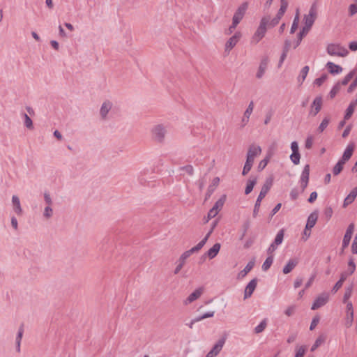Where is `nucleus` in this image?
<instances>
[{"label":"nucleus","mask_w":357,"mask_h":357,"mask_svg":"<svg viewBox=\"0 0 357 357\" xmlns=\"http://www.w3.org/2000/svg\"><path fill=\"white\" fill-rule=\"evenodd\" d=\"M242 34L240 31H236L234 36L230 37L225 45V52L229 54L231 50L236 45L241 39Z\"/></svg>","instance_id":"obj_8"},{"label":"nucleus","mask_w":357,"mask_h":357,"mask_svg":"<svg viewBox=\"0 0 357 357\" xmlns=\"http://www.w3.org/2000/svg\"><path fill=\"white\" fill-rule=\"evenodd\" d=\"M349 13L350 16H353L356 13H357V4L353 3L351 4L349 7Z\"/></svg>","instance_id":"obj_61"},{"label":"nucleus","mask_w":357,"mask_h":357,"mask_svg":"<svg viewBox=\"0 0 357 357\" xmlns=\"http://www.w3.org/2000/svg\"><path fill=\"white\" fill-rule=\"evenodd\" d=\"M344 163L342 161L339 160L333 169V173L335 176L338 175L343 169Z\"/></svg>","instance_id":"obj_38"},{"label":"nucleus","mask_w":357,"mask_h":357,"mask_svg":"<svg viewBox=\"0 0 357 357\" xmlns=\"http://www.w3.org/2000/svg\"><path fill=\"white\" fill-rule=\"evenodd\" d=\"M271 155L272 154L268 153L266 158L259 162L257 167L259 171L263 170L266 167L270 160V158H271Z\"/></svg>","instance_id":"obj_36"},{"label":"nucleus","mask_w":357,"mask_h":357,"mask_svg":"<svg viewBox=\"0 0 357 357\" xmlns=\"http://www.w3.org/2000/svg\"><path fill=\"white\" fill-rule=\"evenodd\" d=\"M24 333L23 325L20 326L17 332V337L15 338L16 350L17 352L20 351V344Z\"/></svg>","instance_id":"obj_28"},{"label":"nucleus","mask_w":357,"mask_h":357,"mask_svg":"<svg viewBox=\"0 0 357 357\" xmlns=\"http://www.w3.org/2000/svg\"><path fill=\"white\" fill-rule=\"evenodd\" d=\"M329 294L328 292H323L319 294L314 300L311 309L312 310L319 309L325 305L329 301Z\"/></svg>","instance_id":"obj_7"},{"label":"nucleus","mask_w":357,"mask_h":357,"mask_svg":"<svg viewBox=\"0 0 357 357\" xmlns=\"http://www.w3.org/2000/svg\"><path fill=\"white\" fill-rule=\"evenodd\" d=\"M190 256V255L187 252H184L181 255V257H179L178 259V264L176 267V268L174 269V274H178L180 271L182 269V268L183 267L185 263V260Z\"/></svg>","instance_id":"obj_15"},{"label":"nucleus","mask_w":357,"mask_h":357,"mask_svg":"<svg viewBox=\"0 0 357 357\" xmlns=\"http://www.w3.org/2000/svg\"><path fill=\"white\" fill-rule=\"evenodd\" d=\"M151 132L153 140L161 143L165 139L167 130L162 124H158L152 128Z\"/></svg>","instance_id":"obj_5"},{"label":"nucleus","mask_w":357,"mask_h":357,"mask_svg":"<svg viewBox=\"0 0 357 357\" xmlns=\"http://www.w3.org/2000/svg\"><path fill=\"white\" fill-rule=\"evenodd\" d=\"M354 231V224L351 223L348 226V227L346 230L345 234L344 236V238H343V241H342V249L343 250L344 248H346L349 245Z\"/></svg>","instance_id":"obj_10"},{"label":"nucleus","mask_w":357,"mask_h":357,"mask_svg":"<svg viewBox=\"0 0 357 357\" xmlns=\"http://www.w3.org/2000/svg\"><path fill=\"white\" fill-rule=\"evenodd\" d=\"M237 25H238L237 24H234V22H232L231 25L227 29L225 30V33L226 35L231 34L234 32V31L235 30Z\"/></svg>","instance_id":"obj_63"},{"label":"nucleus","mask_w":357,"mask_h":357,"mask_svg":"<svg viewBox=\"0 0 357 357\" xmlns=\"http://www.w3.org/2000/svg\"><path fill=\"white\" fill-rule=\"evenodd\" d=\"M357 196V187L354 188L350 193L347 196L344 200L343 206L346 207L349 204H351Z\"/></svg>","instance_id":"obj_19"},{"label":"nucleus","mask_w":357,"mask_h":357,"mask_svg":"<svg viewBox=\"0 0 357 357\" xmlns=\"http://www.w3.org/2000/svg\"><path fill=\"white\" fill-rule=\"evenodd\" d=\"M354 321V314H346L344 325L347 328H350Z\"/></svg>","instance_id":"obj_46"},{"label":"nucleus","mask_w":357,"mask_h":357,"mask_svg":"<svg viewBox=\"0 0 357 357\" xmlns=\"http://www.w3.org/2000/svg\"><path fill=\"white\" fill-rule=\"evenodd\" d=\"M295 310H296V306L295 305H290L284 311V314L287 316V317H291L292 316L294 312H295Z\"/></svg>","instance_id":"obj_56"},{"label":"nucleus","mask_w":357,"mask_h":357,"mask_svg":"<svg viewBox=\"0 0 357 357\" xmlns=\"http://www.w3.org/2000/svg\"><path fill=\"white\" fill-rule=\"evenodd\" d=\"M268 58H264L261 61L257 73L256 74L257 79H261L264 76L268 66Z\"/></svg>","instance_id":"obj_16"},{"label":"nucleus","mask_w":357,"mask_h":357,"mask_svg":"<svg viewBox=\"0 0 357 357\" xmlns=\"http://www.w3.org/2000/svg\"><path fill=\"white\" fill-rule=\"evenodd\" d=\"M207 242L206 238H203L197 245L194 246L191 249L187 250V252L191 255L195 252H199Z\"/></svg>","instance_id":"obj_30"},{"label":"nucleus","mask_w":357,"mask_h":357,"mask_svg":"<svg viewBox=\"0 0 357 357\" xmlns=\"http://www.w3.org/2000/svg\"><path fill=\"white\" fill-rule=\"evenodd\" d=\"M261 153V148L259 146L252 144L249 146L247 155L255 158Z\"/></svg>","instance_id":"obj_23"},{"label":"nucleus","mask_w":357,"mask_h":357,"mask_svg":"<svg viewBox=\"0 0 357 357\" xmlns=\"http://www.w3.org/2000/svg\"><path fill=\"white\" fill-rule=\"evenodd\" d=\"M319 322V316H315L310 324V330L312 331L315 328V327L317 326L318 323Z\"/></svg>","instance_id":"obj_59"},{"label":"nucleus","mask_w":357,"mask_h":357,"mask_svg":"<svg viewBox=\"0 0 357 357\" xmlns=\"http://www.w3.org/2000/svg\"><path fill=\"white\" fill-rule=\"evenodd\" d=\"M287 6H288L287 0H281L280 8L278 10L276 15L278 17L282 18V16L284 15V13L287 10Z\"/></svg>","instance_id":"obj_32"},{"label":"nucleus","mask_w":357,"mask_h":357,"mask_svg":"<svg viewBox=\"0 0 357 357\" xmlns=\"http://www.w3.org/2000/svg\"><path fill=\"white\" fill-rule=\"evenodd\" d=\"M253 109H254V102H253V101H251L249 103L247 109H245L243 115L245 116L246 117H250L251 114L253 112Z\"/></svg>","instance_id":"obj_53"},{"label":"nucleus","mask_w":357,"mask_h":357,"mask_svg":"<svg viewBox=\"0 0 357 357\" xmlns=\"http://www.w3.org/2000/svg\"><path fill=\"white\" fill-rule=\"evenodd\" d=\"M290 159L294 165H298L301 159L300 153H292L290 155Z\"/></svg>","instance_id":"obj_51"},{"label":"nucleus","mask_w":357,"mask_h":357,"mask_svg":"<svg viewBox=\"0 0 357 357\" xmlns=\"http://www.w3.org/2000/svg\"><path fill=\"white\" fill-rule=\"evenodd\" d=\"M179 169L185 171L190 176H192L194 174V168L191 165L181 167Z\"/></svg>","instance_id":"obj_52"},{"label":"nucleus","mask_w":357,"mask_h":357,"mask_svg":"<svg viewBox=\"0 0 357 357\" xmlns=\"http://www.w3.org/2000/svg\"><path fill=\"white\" fill-rule=\"evenodd\" d=\"M309 31H310V30L306 29L303 27L302 28V29L298 34V40L296 42V43L294 45V48H296L300 45L303 38L304 36H305L308 33Z\"/></svg>","instance_id":"obj_35"},{"label":"nucleus","mask_w":357,"mask_h":357,"mask_svg":"<svg viewBox=\"0 0 357 357\" xmlns=\"http://www.w3.org/2000/svg\"><path fill=\"white\" fill-rule=\"evenodd\" d=\"M327 79L326 74L322 75L320 77L315 79L314 84L318 86H320Z\"/></svg>","instance_id":"obj_54"},{"label":"nucleus","mask_w":357,"mask_h":357,"mask_svg":"<svg viewBox=\"0 0 357 357\" xmlns=\"http://www.w3.org/2000/svg\"><path fill=\"white\" fill-rule=\"evenodd\" d=\"M310 176V165H306L301 174L300 183H308Z\"/></svg>","instance_id":"obj_29"},{"label":"nucleus","mask_w":357,"mask_h":357,"mask_svg":"<svg viewBox=\"0 0 357 357\" xmlns=\"http://www.w3.org/2000/svg\"><path fill=\"white\" fill-rule=\"evenodd\" d=\"M218 211L217 210H215V208H212L211 209H210V211L208 213L207 220L206 221L208 222L210 219L213 218L214 217H215L218 215Z\"/></svg>","instance_id":"obj_57"},{"label":"nucleus","mask_w":357,"mask_h":357,"mask_svg":"<svg viewBox=\"0 0 357 357\" xmlns=\"http://www.w3.org/2000/svg\"><path fill=\"white\" fill-rule=\"evenodd\" d=\"M257 284V280L256 278L252 279L246 286L244 292V299H247L250 297L256 289Z\"/></svg>","instance_id":"obj_13"},{"label":"nucleus","mask_w":357,"mask_h":357,"mask_svg":"<svg viewBox=\"0 0 357 357\" xmlns=\"http://www.w3.org/2000/svg\"><path fill=\"white\" fill-rule=\"evenodd\" d=\"M284 233L283 229H281L278 232V234L275 238V240L273 241L275 245H280L282 243L283 238H284Z\"/></svg>","instance_id":"obj_42"},{"label":"nucleus","mask_w":357,"mask_h":357,"mask_svg":"<svg viewBox=\"0 0 357 357\" xmlns=\"http://www.w3.org/2000/svg\"><path fill=\"white\" fill-rule=\"evenodd\" d=\"M298 22H299V10L297 9L292 25H291V30H290L291 33H294L296 31V30L297 29L298 26Z\"/></svg>","instance_id":"obj_34"},{"label":"nucleus","mask_w":357,"mask_h":357,"mask_svg":"<svg viewBox=\"0 0 357 357\" xmlns=\"http://www.w3.org/2000/svg\"><path fill=\"white\" fill-rule=\"evenodd\" d=\"M326 67L331 74H339L342 71V68L340 66L331 61L327 63Z\"/></svg>","instance_id":"obj_24"},{"label":"nucleus","mask_w":357,"mask_h":357,"mask_svg":"<svg viewBox=\"0 0 357 357\" xmlns=\"http://www.w3.org/2000/svg\"><path fill=\"white\" fill-rule=\"evenodd\" d=\"M327 53L331 56L344 57L348 55L349 51L339 44H330L328 45Z\"/></svg>","instance_id":"obj_4"},{"label":"nucleus","mask_w":357,"mask_h":357,"mask_svg":"<svg viewBox=\"0 0 357 357\" xmlns=\"http://www.w3.org/2000/svg\"><path fill=\"white\" fill-rule=\"evenodd\" d=\"M112 107V103L109 101H105L102 103L100 114L103 119H105L108 114V112L110 111V109Z\"/></svg>","instance_id":"obj_21"},{"label":"nucleus","mask_w":357,"mask_h":357,"mask_svg":"<svg viewBox=\"0 0 357 357\" xmlns=\"http://www.w3.org/2000/svg\"><path fill=\"white\" fill-rule=\"evenodd\" d=\"M355 75V70H351L349 73H348L344 79L342 80L340 85H347L350 80L354 77Z\"/></svg>","instance_id":"obj_45"},{"label":"nucleus","mask_w":357,"mask_h":357,"mask_svg":"<svg viewBox=\"0 0 357 357\" xmlns=\"http://www.w3.org/2000/svg\"><path fill=\"white\" fill-rule=\"evenodd\" d=\"M225 201V195L222 196L221 198H220L214 204L213 206V208L217 210L218 212L222 209L224 203Z\"/></svg>","instance_id":"obj_41"},{"label":"nucleus","mask_w":357,"mask_h":357,"mask_svg":"<svg viewBox=\"0 0 357 357\" xmlns=\"http://www.w3.org/2000/svg\"><path fill=\"white\" fill-rule=\"evenodd\" d=\"M351 251H352L353 254H357V232L355 236L354 240L352 243Z\"/></svg>","instance_id":"obj_64"},{"label":"nucleus","mask_w":357,"mask_h":357,"mask_svg":"<svg viewBox=\"0 0 357 357\" xmlns=\"http://www.w3.org/2000/svg\"><path fill=\"white\" fill-rule=\"evenodd\" d=\"M325 338L323 336H319L311 347V351H314L317 347H319L324 342Z\"/></svg>","instance_id":"obj_50"},{"label":"nucleus","mask_w":357,"mask_h":357,"mask_svg":"<svg viewBox=\"0 0 357 357\" xmlns=\"http://www.w3.org/2000/svg\"><path fill=\"white\" fill-rule=\"evenodd\" d=\"M340 83H337L331 90L329 93V96L331 98H333L336 94L340 91Z\"/></svg>","instance_id":"obj_47"},{"label":"nucleus","mask_w":357,"mask_h":357,"mask_svg":"<svg viewBox=\"0 0 357 357\" xmlns=\"http://www.w3.org/2000/svg\"><path fill=\"white\" fill-rule=\"evenodd\" d=\"M280 20H281V18L276 15L273 20H269V23L268 24V26L274 27L279 23Z\"/></svg>","instance_id":"obj_58"},{"label":"nucleus","mask_w":357,"mask_h":357,"mask_svg":"<svg viewBox=\"0 0 357 357\" xmlns=\"http://www.w3.org/2000/svg\"><path fill=\"white\" fill-rule=\"evenodd\" d=\"M309 72V66H304L301 70V73H300V75L298 77V82L301 84L304 80L305 79L307 75V73Z\"/></svg>","instance_id":"obj_31"},{"label":"nucleus","mask_w":357,"mask_h":357,"mask_svg":"<svg viewBox=\"0 0 357 357\" xmlns=\"http://www.w3.org/2000/svg\"><path fill=\"white\" fill-rule=\"evenodd\" d=\"M354 109H355V107L353 105H351V104H349L347 109H346V113L344 114L345 120H348L351 117V116L354 114Z\"/></svg>","instance_id":"obj_48"},{"label":"nucleus","mask_w":357,"mask_h":357,"mask_svg":"<svg viewBox=\"0 0 357 357\" xmlns=\"http://www.w3.org/2000/svg\"><path fill=\"white\" fill-rule=\"evenodd\" d=\"M268 23L269 17L266 16L261 18L258 28L251 38V43L257 44L264 37Z\"/></svg>","instance_id":"obj_1"},{"label":"nucleus","mask_w":357,"mask_h":357,"mask_svg":"<svg viewBox=\"0 0 357 357\" xmlns=\"http://www.w3.org/2000/svg\"><path fill=\"white\" fill-rule=\"evenodd\" d=\"M354 148L355 145L354 143L349 144L340 160L344 162V163L345 164L351 158L354 151Z\"/></svg>","instance_id":"obj_12"},{"label":"nucleus","mask_w":357,"mask_h":357,"mask_svg":"<svg viewBox=\"0 0 357 357\" xmlns=\"http://www.w3.org/2000/svg\"><path fill=\"white\" fill-rule=\"evenodd\" d=\"M255 260L250 261L245 266L243 270H242L238 275V278H244L254 267Z\"/></svg>","instance_id":"obj_27"},{"label":"nucleus","mask_w":357,"mask_h":357,"mask_svg":"<svg viewBox=\"0 0 357 357\" xmlns=\"http://www.w3.org/2000/svg\"><path fill=\"white\" fill-rule=\"evenodd\" d=\"M318 218V213L317 211H314L307 218L306 223V229H312L316 224Z\"/></svg>","instance_id":"obj_20"},{"label":"nucleus","mask_w":357,"mask_h":357,"mask_svg":"<svg viewBox=\"0 0 357 357\" xmlns=\"http://www.w3.org/2000/svg\"><path fill=\"white\" fill-rule=\"evenodd\" d=\"M317 18V6L316 3H313L310 8L308 14L305 15L303 17V28L310 31Z\"/></svg>","instance_id":"obj_3"},{"label":"nucleus","mask_w":357,"mask_h":357,"mask_svg":"<svg viewBox=\"0 0 357 357\" xmlns=\"http://www.w3.org/2000/svg\"><path fill=\"white\" fill-rule=\"evenodd\" d=\"M342 284L343 283L338 280L331 289L332 294H335L342 287Z\"/></svg>","instance_id":"obj_62"},{"label":"nucleus","mask_w":357,"mask_h":357,"mask_svg":"<svg viewBox=\"0 0 357 357\" xmlns=\"http://www.w3.org/2000/svg\"><path fill=\"white\" fill-rule=\"evenodd\" d=\"M23 116L24 119L25 127L29 130H32L33 128V121L31 119V118L26 114H24Z\"/></svg>","instance_id":"obj_44"},{"label":"nucleus","mask_w":357,"mask_h":357,"mask_svg":"<svg viewBox=\"0 0 357 357\" xmlns=\"http://www.w3.org/2000/svg\"><path fill=\"white\" fill-rule=\"evenodd\" d=\"M220 249V244L217 243H215L211 248H210L206 252V255L209 259H212L216 257Z\"/></svg>","instance_id":"obj_25"},{"label":"nucleus","mask_w":357,"mask_h":357,"mask_svg":"<svg viewBox=\"0 0 357 357\" xmlns=\"http://www.w3.org/2000/svg\"><path fill=\"white\" fill-rule=\"evenodd\" d=\"M12 203L15 213L17 215H21L22 214V208L21 207L20 199L17 195H13L12 197Z\"/></svg>","instance_id":"obj_18"},{"label":"nucleus","mask_w":357,"mask_h":357,"mask_svg":"<svg viewBox=\"0 0 357 357\" xmlns=\"http://www.w3.org/2000/svg\"><path fill=\"white\" fill-rule=\"evenodd\" d=\"M353 291V285L351 284L345 288L344 294L343 296V303H347L349 301V299L352 295Z\"/></svg>","instance_id":"obj_33"},{"label":"nucleus","mask_w":357,"mask_h":357,"mask_svg":"<svg viewBox=\"0 0 357 357\" xmlns=\"http://www.w3.org/2000/svg\"><path fill=\"white\" fill-rule=\"evenodd\" d=\"M279 245H275L274 242H273L271 245L267 249V253L268 255H273V252L276 250L278 246Z\"/></svg>","instance_id":"obj_60"},{"label":"nucleus","mask_w":357,"mask_h":357,"mask_svg":"<svg viewBox=\"0 0 357 357\" xmlns=\"http://www.w3.org/2000/svg\"><path fill=\"white\" fill-rule=\"evenodd\" d=\"M257 181V178L256 176H251L247 181V185L245 189V194H250L254 186L256 185Z\"/></svg>","instance_id":"obj_22"},{"label":"nucleus","mask_w":357,"mask_h":357,"mask_svg":"<svg viewBox=\"0 0 357 357\" xmlns=\"http://www.w3.org/2000/svg\"><path fill=\"white\" fill-rule=\"evenodd\" d=\"M248 8V2H243L238 6L232 18V22H234V24H238L240 23V22L243 18Z\"/></svg>","instance_id":"obj_6"},{"label":"nucleus","mask_w":357,"mask_h":357,"mask_svg":"<svg viewBox=\"0 0 357 357\" xmlns=\"http://www.w3.org/2000/svg\"><path fill=\"white\" fill-rule=\"evenodd\" d=\"M203 288L200 287L197 289H195L192 294H190L188 297L186 298V300L184 301V303L185 305L188 303H191L195 300L198 299L203 293Z\"/></svg>","instance_id":"obj_14"},{"label":"nucleus","mask_w":357,"mask_h":357,"mask_svg":"<svg viewBox=\"0 0 357 357\" xmlns=\"http://www.w3.org/2000/svg\"><path fill=\"white\" fill-rule=\"evenodd\" d=\"M298 264V260L296 259H290L286 266L283 268L282 272L284 274L289 273Z\"/></svg>","instance_id":"obj_26"},{"label":"nucleus","mask_w":357,"mask_h":357,"mask_svg":"<svg viewBox=\"0 0 357 357\" xmlns=\"http://www.w3.org/2000/svg\"><path fill=\"white\" fill-rule=\"evenodd\" d=\"M329 122H330V119L328 117H325L322 120L321 123H320V125L318 128V131L319 132H322L327 128V126L329 124Z\"/></svg>","instance_id":"obj_43"},{"label":"nucleus","mask_w":357,"mask_h":357,"mask_svg":"<svg viewBox=\"0 0 357 357\" xmlns=\"http://www.w3.org/2000/svg\"><path fill=\"white\" fill-rule=\"evenodd\" d=\"M225 340L224 338L220 339L205 357H215L222 350L225 344Z\"/></svg>","instance_id":"obj_11"},{"label":"nucleus","mask_w":357,"mask_h":357,"mask_svg":"<svg viewBox=\"0 0 357 357\" xmlns=\"http://www.w3.org/2000/svg\"><path fill=\"white\" fill-rule=\"evenodd\" d=\"M220 183V178L219 177H215L211 185L208 187L207 192L206 193V199H208L213 193L215 188L218 186Z\"/></svg>","instance_id":"obj_17"},{"label":"nucleus","mask_w":357,"mask_h":357,"mask_svg":"<svg viewBox=\"0 0 357 357\" xmlns=\"http://www.w3.org/2000/svg\"><path fill=\"white\" fill-rule=\"evenodd\" d=\"M267 326L266 319H264L261 323L255 328V333L258 334L263 332Z\"/></svg>","instance_id":"obj_39"},{"label":"nucleus","mask_w":357,"mask_h":357,"mask_svg":"<svg viewBox=\"0 0 357 357\" xmlns=\"http://www.w3.org/2000/svg\"><path fill=\"white\" fill-rule=\"evenodd\" d=\"M356 270V264L354 263V260L352 257L350 258L348 262V268L346 271L349 275H352Z\"/></svg>","instance_id":"obj_40"},{"label":"nucleus","mask_w":357,"mask_h":357,"mask_svg":"<svg viewBox=\"0 0 357 357\" xmlns=\"http://www.w3.org/2000/svg\"><path fill=\"white\" fill-rule=\"evenodd\" d=\"M295 357H303L305 354L306 347L305 346H300L297 347L296 349Z\"/></svg>","instance_id":"obj_49"},{"label":"nucleus","mask_w":357,"mask_h":357,"mask_svg":"<svg viewBox=\"0 0 357 357\" xmlns=\"http://www.w3.org/2000/svg\"><path fill=\"white\" fill-rule=\"evenodd\" d=\"M321 106L322 98L321 96L316 97L311 105L310 115L315 116L320 112Z\"/></svg>","instance_id":"obj_9"},{"label":"nucleus","mask_w":357,"mask_h":357,"mask_svg":"<svg viewBox=\"0 0 357 357\" xmlns=\"http://www.w3.org/2000/svg\"><path fill=\"white\" fill-rule=\"evenodd\" d=\"M273 261V255H268V257L266 259L265 261L262 264V270L264 271H268L271 266L272 265Z\"/></svg>","instance_id":"obj_37"},{"label":"nucleus","mask_w":357,"mask_h":357,"mask_svg":"<svg viewBox=\"0 0 357 357\" xmlns=\"http://www.w3.org/2000/svg\"><path fill=\"white\" fill-rule=\"evenodd\" d=\"M273 184V179L271 178H268L266 180L264 184L263 185L259 195L256 200L254 210H253V217L256 218L258 215V212L260 208L261 200L265 197L266 194L268 192Z\"/></svg>","instance_id":"obj_2"},{"label":"nucleus","mask_w":357,"mask_h":357,"mask_svg":"<svg viewBox=\"0 0 357 357\" xmlns=\"http://www.w3.org/2000/svg\"><path fill=\"white\" fill-rule=\"evenodd\" d=\"M52 214H53V211H52V208L50 207V206H46L44 209L43 215L46 218H50V217L52 216Z\"/></svg>","instance_id":"obj_55"}]
</instances>
